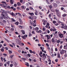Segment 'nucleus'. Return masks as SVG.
I'll list each match as a JSON object with an SVG mask.
<instances>
[{
    "label": "nucleus",
    "mask_w": 67,
    "mask_h": 67,
    "mask_svg": "<svg viewBox=\"0 0 67 67\" xmlns=\"http://www.w3.org/2000/svg\"><path fill=\"white\" fill-rule=\"evenodd\" d=\"M21 37L23 39H26L25 37H27V35H25L24 36H22Z\"/></svg>",
    "instance_id": "obj_1"
},
{
    "label": "nucleus",
    "mask_w": 67,
    "mask_h": 67,
    "mask_svg": "<svg viewBox=\"0 0 67 67\" xmlns=\"http://www.w3.org/2000/svg\"><path fill=\"white\" fill-rule=\"evenodd\" d=\"M1 11H3V12H4V13L5 14V15H8V13L7 12V11H6L5 10H4L3 9H1Z\"/></svg>",
    "instance_id": "obj_2"
},
{
    "label": "nucleus",
    "mask_w": 67,
    "mask_h": 67,
    "mask_svg": "<svg viewBox=\"0 0 67 67\" xmlns=\"http://www.w3.org/2000/svg\"><path fill=\"white\" fill-rule=\"evenodd\" d=\"M58 36L61 38H63V37H64V36H63V35L62 34H59Z\"/></svg>",
    "instance_id": "obj_3"
},
{
    "label": "nucleus",
    "mask_w": 67,
    "mask_h": 67,
    "mask_svg": "<svg viewBox=\"0 0 67 67\" xmlns=\"http://www.w3.org/2000/svg\"><path fill=\"white\" fill-rule=\"evenodd\" d=\"M64 51H65V53H66V51L64 50L63 49L60 52V54H61V55H62V54H64Z\"/></svg>",
    "instance_id": "obj_4"
},
{
    "label": "nucleus",
    "mask_w": 67,
    "mask_h": 67,
    "mask_svg": "<svg viewBox=\"0 0 67 67\" xmlns=\"http://www.w3.org/2000/svg\"><path fill=\"white\" fill-rule=\"evenodd\" d=\"M8 15H5V16L4 17V19L7 20V19H8L9 18Z\"/></svg>",
    "instance_id": "obj_5"
},
{
    "label": "nucleus",
    "mask_w": 67,
    "mask_h": 67,
    "mask_svg": "<svg viewBox=\"0 0 67 67\" xmlns=\"http://www.w3.org/2000/svg\"><path fill=\"white\" fill-rule=\"evenodd\" d=\"M42 21H43V24L44 25H45V23H47V21L46 20H42Z\"/></svg>",
    "instance_id": "obj_6"
},
{
    "label": "nucleus",
    "mask_w": 67,
    "mask_h": 67,
    "mask_svg": "<svg viewBox=\"0 0 67 67\" xmlns=\"http://www.w3.org/2000/svg\"><path fill=\"white\" fill-rule=\"evenodd\" d=\"M29 19H31V20H32L33 19H36V17H35L34 16H33V18H32V17L30 16L29 17Z\"/></svg>",
    "instance_id": "obj_7"
},
{
    "label": "nucleus",
    "mask_w": 67,
    "mask_h": 67,
    "mask_svg": "<svg viewBox=\"0 0 67 67\" xmlns=\"http://www.w3.org/2000/svg\"><path fill=\"white\" fill-rule=\"evenodd\" d=\"M11 30L10 31H8V30H7V31H8V32H9V33H11L12 32V31H13L14 30V29L13 28H11Z\"/></svg>",
    "instance_id": "obj_8"
},
{
    "label": "nucleus",
    "mask_w": 67,
    "mask_h": 67,
    "mask_svg": "<svg viewBox=\"0 0 67 67\" xmlns=\"http://www.w3.org/2000/svg\"><path fill=\"white\" fill-rule=\"evenodd\" d=\"M48 61L49 62V63H48V64L49 65H51V59L49 58V60H48Z\"/></svg>",
    "instance_id": "obj_9"
},
{
    "label": "nucleus",
    "mask_w": 67,
    "mask_h": 67,
    "mask_svg": "<svg viewBox=\"0 0 67 67\" xmlns=\"http://www.w3.org/2000/svg\"><path fill=\"white\" fill-rule=\"evenodd\" d=\"M2 3H4V4H5V5H6L7 6H8V4H6V2L4 1H2Z\"/></svg>",
    "instance_id": "obj_10"
},
{
    "label": "nucleus",
    "mask_w": 67,
    "mask_h": 67,
    "mask_svg": "<svg viewBox=\"0 0 67 67\" xmlns=\"http://www.w3.org/2000/svg\"><path fill=\"white\" fill-rule=\"evenodd\" d=\"M19 21H20V24H22V23H23V22L22 21V19H19Z\"/></svg>",
    "instance_id": "obj_11"
},
{
    "label": "nucleus",
    "mask_w": 67,
    "mask_h": 67,
    "mask_svg": "<svg viewBox=\"0 0 67 67\" xmlns=\"http://www.w3.org/2000/svg\"><path fill=\"white\" fill-rule=\"evenodd\" d=\"M58 58H60V54L59 53H57Z\"/></svg>",
    "instance_id": "obj_12"
},
{
    "label": "nucleus",
    "mask_w": 67,
    "mask_h": 67,
    "mask_svg": "<svg viewBox=\"0 0 67 67\" xmlns=\"http://www.w3.org/2000/svg\"><path fill=\"white\" fill-rule=\"evenodd\" d=\"M13 2H14V1L13 0H10V3L11 4H13Z\"/></svg>",
    "instance_id": "obj_13"
},
{
    "label": "nucleus",
    "mask_w": 67,
    "mask_h": 67,
    "mask_svg": "<svg viewBox=\"0 0 67 67\" xmlns=\"http://www.w3.org/2000/svg\"><path fill=\"white\" fill-rule=\"evenodd\" d=\"M53 5L54 7H57V4L55 3H54L53 4Z\"/></svg>",
    "instance_id": "obj_14"
},
{
    "label": "nucleus",
    "mask_w": 67,
    "mask_h": 67,
    "mask_svg": "<svg viewBox=\"0 0 67 67\" xmlns=\"http://www.w3.org/2000/svg\"><path fill=\"white\" fill-rule=\"evenodd\" d=\"M12 16H13V15H14V14L13 13V12H12V13H9Z\"/></svg>",
    "instance_id": "obj_15"
},
{
    "label": "nucleus",
    "mask_w": 67,
    "mask_h": 67,
    "mask_svg": "<svg viewBox=\"0 0 67 67\" xmlns=\"http://www.w3.org/2000/svg\"><path fill=\"white\" fill-rule=\"evenodd\" d=\"M64 49H67V47L66 45H65L64 46Z\"/></svg>",
    "instance_id": "obj_16"
},
{
    "label": "nucleus",
    "mask_w": 67,
    "mask_h": 67,
    "mask_svg": "<svg viewBox=\"0 0 67 67\" xmlns=\"http://www.w3.org/2000/svg\"><path fill=\"white\" fill-rule=\"evenodd\" d=\"M19 45H20V46H23L24 45V43H20L19 44Z\"/></svg>",
    "instance_id": "obj_17"
},
{
    "label": "nucleus",
    "mask_w": 67,
    "mask_h": 67,
    "mask_svg": "<svg viewBox=\"0 0 67 67\" xmlns=\"http://www.w3.org/2000/svg\"><path fill=\"white\" fill-rule=\"evenodd\" d=\"M52 42L53 43L55 42V40H54V38H53L52 39Z\"/></svg>",
    "instance_id": "obj_18"
},
{
    "label": "nucleus",
    "mask_w": 67,
    "mask_h": 67,
    "mask_svg": "<svg viewBox=\"0 0 67 67\" xmlns=\"http://www.w3.org/2000/svg\"><path fill=\"white\" fill-rule=\"evenodd\" d=\"M57 14L58 16L59 17L60 16L59 15H60V13H59H59H57Z\"/></svg>",
    "instance_id": "obj_19"
},
{
    "label": "nucleus",
    "mask_w": 67,
    "mask_h": 67,
    "mask_svg": "<svg viewBox=\"0 0 67 67\" xmlns=\"http://www.w3.org/2000/svg\"><path fill=\"white\" fill-rule=\"evenodd\" d=\"M29 64L28 63L26 62L25 65L27 66H28V67H29Z\"/></svg>",
    "instance_id": "obj_20"
},
{
    "label": "nucleus",
    "mask_w": 67,
    "mask_h": 67,
    "mask_svg": "<svg viewBox=\"0 0 67 67\" xmlns=\"http://www.w3.org/2000/svg\"><path fill=\"white\" fill-rule=\"evenodd\" d=\"M29 14L30 15H34V13H29Z\"/></svg>",
    "instance_id": "obj_21"
},
{
    "label": "nucleus",
    "mask_w": 67,
    "mask_h": 67,
    "mask_svg": "<svg viewBox=\"0 0 67 67\" xmlns=\"http://www.w3.org/2000/svg\"><path fill=\"white\" fill-rule=\"evenodd\" d=\"M17 4L18 5V6H20L21 5V3L20 2H18L17 3Z\"/></svg>",
    "instance_id": "obj_22"
},
{
    "label": "nucleus",
    "mask_w": 67,
    "mask_h": 67,
    "mask_svg": "<svg viewBox=\"0 0 67 67\" xmlns=\"http://www.w3.org/2000/svg\"><path fill=\"white\" fill-rule=\"evenodd\" d=\"M13 64L14 66H15V67H16V62H14L13 63Z\"/></svg>",
    "instance_id": "obj_23"
},
{
    "label": "nucleus",
    "mask_w": 67,
    "mask_h": 67,
    "mask_svg": "<svg viewBox=\"0 0 67 67\" xmlns=\"http://www.w3.org/2000/svg\"><path fill=\"white\" fill-rule=\"evenodd\" d=\"M43 57H46V55L44 53H43L42 54Z\"/></svg>",
    "instance_id": "obj_24"
},
{
    "label": "nucleus",
    "mask_w": 67,
    "mask_h": 67,
    "mask_svg": "<svg viewBox=\"0 0 67 67\" xmlns=\"http://www.w3.org/2000/svg\"><path fill=\"white\" fill-rule=\"evenodd\" d=\"M55 11H56V12H57V13H58L59 12V10H58L56 9L55 10Z\"/></svg>",
    "instance_id": "obj_25"
},
{
    "label": "nucleus",
    "mask_w": 67,
    "mask_h": 67,
    "mask_svg": "<svg viewBox=\"0 0 67 67\" xmlns=\"http://www.w3.org/2000/svg\"><path fill=\"white\" fill-rule=\"evenodd\" d=\"M19 22L17 21V22L15 23V24H16V25H18L19 24Z\"/></svg>",
    "instance_id": "obj_26"
},
{
    "label": "nucleus",
    "mask_w": 67,
    "mask_h": 67,
    "mask_svg": "<svg viewBox=\"0 0 67 67\" xmlns=\"http://www.w3.org/2000/svg\"><path fill=\"white\" fill-rule=\"evenodd\" d=\"M57 43H60V40H57Z\"/></svg>",
    "instance_id": "obj_27"
},
{
    "label": "nucleus",
    "mask_w": 67,
    "mask_h": 67,
    "mask_svg": "<svg viewBox=\"0 0 67 67\" xmlns=\"http://www.w3.org/2000/svg\"><path fill=\"white\" fill-rule=\"evenodd\" d=\"M14 56V55H11L10 56V57L12 59L13 58V57Z\"/></svg>",
    "instance_id": "obj_28"
},
{
    "label": "nucleus",
    "mask_w": 67,
    "mask_h": 67,
    "mask_svg": "<svg viewBox=\"0 0 67 67\" xmlns=\"http://www.w3.org/2000/svg\"><path fill=\"white\" fill-rule=\"evenodd\" d=\"M37 33H42V31L41 30H40L39 31H38Z\"/></svg>",
    "instance_id": "obj_29"
},
{
    "label": "nucleus",
    "mask_w": 67,
    "mask_h": 67,
    "mask_svg": "<svg viewBox=\"0 0 67 67\" xmlns=\"http://www.w3.org/2000/svg\"><path fill=\"white\" fill-rule=\"evenodd\" d=\"M21 59L23 60H24V61H25V59L24 58H21Z\"/></svg>",
    "instance_id": "obj_30"
},
{
    "label": "nucleus",
    "mask_w": 67,
    "mask_h": 67,
    "mask_svg": "<svg viewBox=\"0 0 67 67\" xmlns=\"http://www.w3.org/2000/svg\"><path fill=\"white\" fill-rule=\"evenodd\" d=\"M22 32L23 34H25V31L24 30L22 31Z\"/></svg>",
    "instance_id": "obj_31"
},
{
    "label": "nucleus",
    "mask_w": 67,
    "mask_h": 67,
    "mask_svg": "<svg viewBox=\"0 0 67 67\" xmlns=\"http://www.w3.org/2000/svg\"><path fill=\"white\" fill-rule=\"evenodd\" d=\"M20 43H21V41L20 40H18V44H20Z\"/></svg>",
    "instance_id": "obj_32"
},
{
    "label": "nucleus",
    "mask_w": 67,
    "mask_h": 67,
    "mask_svg": "<svg viewBox=\"0 0 67 67\" xmlns=\"http://www.w3.org/2000/svg\"><path fill=\"white\" fill-rule=\"evenodd\" d=\"M53 24H55V23H56L57 22H56V21H55L54 20L53 22Z\"/></svg>",
    "instance_id": "obj_33"
},
{
    "label": "nucleus",
    "mask_w": 67,
    "mask_h": 67,
    "mask_svg": "<svg viewBox=\"0 0 67 67\" xmlns=\"http://www.w3.org/2000/svg\"><path fill=\"white\" fill-rule=\"evenodd\" d=\"M1 51H2V52H4V49H3V48H2L1 49Z\"/></svg>",
    "instance_id": "obj_34"
},
{
    "label": "nucleus",
    "mask_w": 67,
    "mask_h": 67,
    "mask_svg": "<svg viewBox=\"0 0 67 67\" xmlns=\"http://www.w3.org/2000/svg\"><path fill=\"white\" fill-rule=\"evenodd\" d=\"M6 64H8V65H9V64H10V62L8 61L6 63Z\"/></svg>",
    "instance_id": "obj_35"
},
{
    "label": "nucleus",
    "mask_w": 67,
    "mask_h": 67,
    "mask_svg": "<svg viewBox=\"0 0 67 67\" xmlns=\"http://www.w3.org/2000/svg\"><path fill=\"white\" fill-rule=\"evenodd\" d=\"M35 14V15H37V11H36Z\"/></svg>",
    "instance_id": "obj_36"
},
{
    "label": "nucleus",
    "mask_w": 67,
    "mask_h": 67,
    "mask_svg": "<svg viewBox=\"0 0 67 67\" xmlns=\"http://www.w3.org/2000/svg\"><path fill=\"white\" fill-rule=\"evenodd\" d=\"M39 30V28L38 27H36L35 28V30Z\"/></svg>",
    "instance_id": "obj_37"
},
{
    "label": "nucleus",
    "mask_w": 67,
    "mask_h": 67,
    "mask_svg": "<svg viewBox=\"0 0 67 67\" xmlns=\"http://www.w3.org/2000/svg\"><path fill=\"white\" fill-rule=\"evenodd\" d=\"M32 35L30 33H29V36H31Z\"/></svg>",
    "instance_id": "obj_38"
},
{
    "label": "nucleus",
    "mask_w": 67,
    "mask_h": 67,
    "mask_svg": "<svg viewBox=\"0 0 67 67\" xmlns=\"http://www.w3.org/2000/svg\"><path fill=\"white\" fill-rule=\"evenodd\" d=\"M29 8L30 9H31V10H34V9H33V8L32 7H30Z\"/></svg>",
    "instance_id": "obj_39"
},
{
    "label": "nucleus",
    "mask_w": 67,
    "mask_h": 67,
    "mask_svg": "<svg viewBox=\"0 0 67 67\" xmlns=\"http://www.w3.org/2000/svg\"><path fill=\"white\" fill-rule=\"evenodd\" d=\"M66 14H64L62 15V16L63 17H65V16H66Z\"/></svg>",
    "instance_id": "obj_40"
},
{
    "label": "nucleus",
    "mask_w": 67,
    "mask_h": 67,
    "mask_svg": "<svg viewBox=\"0 0 67 67\" xmlns=\"http://www.w3.org/2000/svg\"><path fill=\"white\" fill-rule=\"evenodd\" d=\"M51 16H52V15H51V14H49V18H51Z\"/></svg>",
    "instance_id": "obj_41"
},
{
    "label": "nucleus",
    "mask_w": 67,
    "mask_h": 67,
    "mask_svg": "<svg viewBox=\"0 0 67 67\" xmlns=\"http://www.w3.org/2000/svg\"><path fill=\"white\" fill-rule=\"evenodd\" d=\"M11 20L13 21L14 22H15V20L13 18H12Z\"/></svg>",
    "instance_id": "obj_42"
},
{
    "label": "nucleus",
    "mask_w": 67,
    "mask_h": 67,
    "mask_svg": "<svg viewBox=\"0 0 67 67\" xmlns=\"http://www.w3.org/2000/svg\"><path fill=\"white\" fill-rule=\"evenodd\" d=\"M9 54H11V53H12V52L11 51L9 50Z\"/></svg>",
    "instance_id": "obj_43"
},
{
    "label": "nucleus",
    "mask_w": 67,
    "mask_h": 67,
    "mask_svg": "<svg viewBox=\"0 0 67 67\" xmlns=\"http://www.w3.org/2000/svg\"><path fill=\"white\" fill-rule=\"evenodd\" d=\"M42 58H43V60H44L45 59V58H46V57H43Z\"/></svg>",
    "instance_id": "obj_44"
},
{
    "label": "nucleus",
    "mask_w": 67,
    "mask_h": 67,
    "mask_svg": "<svg viewBox=\"0 0 67 67\" xmlns=\"http://www.w3.org/2000/svg\"><path fill=\"white\" fill-rule=\"evenodd\" d=\"M56 3H57V4H59V1H56Z\"/></svg>",
    "instance_id": "obj_45"
},
{
    "label": "nucleus",
    "mask_w": 67,
    "mask_h": 67,
    "mask_svg": "<svg viewBox=\"0 0 67 67\" xmlns=\"http://www.w3.org/2000/svg\"><path fill=\"white\" fill-rule=\"evenodd\" d=\"M33 25L34 27L36 26V25L35 24H33Z\"/></svg>",
    "instance_id": "obj_46"
},
{
    "label": "nucleus",
    "mask_w": 67,
    "mask_h": 67,
    "mask_svg": "<svg viewBox=\"0 0 67 67\" xmlns=\"http://www.w3.org/2000/svg\"><path fill=\"white\" fill-rule=\"evenodd\" d=\"M29 52L30 53H32L33 51L31 50H29Z\"/></svg>",
    "instance_id": "obj_47"
},
{
    "label": "nucleus",
    "mask_w": 67,
    "mask_h": 67,
    "mask_svg": "<svg viewBox=\"0 0 67 67\" xmlns=\"http://www.w3.org/2000/svg\"><path fill=\"white\" fill-rule=\"evenodd\" d=\"M24 5H23L21 6V7L22 8V9H24Z\"/></svg>",
    "instance_id": "obj_48"
},
{
    "label": "nucleus",
    "mask_w": 67,
    "mask_h": 67,
    "mask_svg": "<svg viewBox=\"0 0 67 67\" xmlns=\"http://www.w3.org/2000/svg\"><path fill=\"white\" fill-rule=\"evenodd\" d=\"M64 27V29L65 30H66V29H67V26H65Z\"/></svg>",
    "instance_id": "obj_49"
},
{
    "label": "nucleus",
    "mask_w": 67,
    "mask_h": 67,
    "mask_svg": "<svg viewBox=\"0 0 67 67\" xmlns=\"http://www.w3.org/2000/svg\"><path fill=\"white\" fill-rule=\"evenodd\" d=\"M17 14H18V13H16L15 14H14V15H13V16H16V15H17Z\"/></svg>",
    "instance_id": "obj_50"
},
{
    "label": "nucleus",
    "mask_w": 67,
    "mask_h": 67,
    "mask_svg": "<svg viewBox=\"0 0 67 67\" xmlns=\"http://www.w3.org/2000/svg\"><path fill=\"white\" fill-rule=\"evenodd\" d=\"M46 45L47 47H49V45L48 43H46Z\"/></svg>",
    "instance_id": "obj_51"
},
{
    "label": "nucleus",
    "mask_w": 67,
    "mask_h": 67,
    "mask_svg": "<svg viewBox=\"0 0 67 67\" xmlns=\"http://www.w3.org/2000/svg\"><path fill=\"white\" fill-rule=\"evenodd\" d=\"M7 8H8V9H10V6H7Z\"/></svg>",
    "instance_id": "obj_52"
},
{
    "label": "nucleus",
    "mask_w": 67,
    "mask_h": 67,
    "mask_svg": "<svg viewBox=\"0 0 67 67\" xmlns=\"http://www.w3.org/2000/svg\"><path fill=\"white\" fill-rule=\"evenodd\" d=\"M19 27L20 29H22V27H23L22 26H20Z\"/></svg>",
    "instance_id": "obj_53"
},
{
    "label": "nucleus",
    "mask_w": 67,
    "mask_h": 67,
    "mask_svg": "<svg viewBox=\"0 0 67 67\" xmlns=\"http://www.w3.org/2000/svg\"><path fill=\"white\" fill-rule=\"evenodd\" d=\"M47 37V39H49V38H50V36H48Z\"/></svg>",
    "instance_id": "obj_54"
},
{
    "label": "nucleus",
    "mask_w": 67,
    "mask_h": 67,
    "mask_svg": "<svg viewBox=\"0 0 67 67\" xmlns=\"http://www.w3.org/2000/svg\"><path fill=\"white\" fill-rule=\"evenodd\" d=\"M3 64L2 63H0V66H2Z\"/></svg>",
    "instance_id": "obj_55"
},
{
    "label": "nucleus",
    "mask_w": 67,
    "mask_h": 67,
    "mask_svg": "<svg viewBox=\"0 0 67 67\" xmlns=\"http://www.w3.org/2000/svg\"><path fill=\"white\" fill-rule=\"evenodd\" d=\"M43 54V53H42V52L41 51L40 52V53H39V54H40V55H41V54Z\"/></svg>",
    "instance_id": "obj_56"
},
{
    "label": "nucleus",
    "mask_w": 67,
    "mask_h": 67,
    "mask_svg": "<svg viewBox=\"0 0 67 67\" xmlns=\"http://www.w3.org/2000/svg\"><path fill=\"white\" fill-rule=\"evenodd\" d=\"M27 44H29V45H31V43H30V42H28L27 43Z\"/></svg>",
    "instance_id": "obj_57"
},
{
    "label": "nucleus",
    "mask_w": 67,
    "mask_h": 67,
    "mask_svg": "<svg viewBox=\"0 0 67 67\" xmlns=\"http://www.w3.org/2000/svg\"><path fill=\"white\" fill-rule=\"evenodd\" d=\"M3 55H4V56H7V55L6 54H5V53H3Z\"/></svg>",
    "instance_id": "obj_58"
},
{
    "label": "nucleus",
    "mask_w": 67,
    "mask_h": 67,
    "mask_svg": "<svg viewBox=\"0 0 67 67\" xmlns=\"http://www.w3.org/2000/svg\"><path fill=\"white\" fill-rule=\"evenodd\" d=\"M47 26H49V23H47Z\"/></svg>",
    "instance_id": "obj_59"
},
{
    "label": "nucleus",
    "mask_w": 67,
    "mask_h": 67,
    "mask_svg": "<svg viewBox=\"0 0 67 67\" xmlns=\"http://www.w3.org/2000/svg\"><path fill=\"white\" fill-rule=\"evenodd\" d=\"M0 19H3V17L2 16H1L0 17Z\"/></svg>",
    "instance_id": "obj_60"
},
{
    "label": "nucleus",
    "mask_w": 67,
    "mask_h": 67,
    "mask_svg": "<svg viewBox=\"0 0 67 67\" xmlns=\"http://www.w3.org/2000/svg\"><path fill=\"white\" fill-rule=\"evenodd\" d=\"M67 54H65L64 55V57H67Z\"/></svg>",
    "instance_id": "obj_61"
},
{
    "label": "nucleus",
    "mask_w": 67,
    "mask_h": 67,
    "mask_svg": "<svg viewBox=\"0 0 67 67\" xmlns=\"http://www.w3.org/2000/svg\"><path fill=\"white\" fill-rule=\"evenodd\" d=\"M32 34H35V32H34V31H32Z\"/></svg>",
    "instance_id": "obj_62"
},
{
    "label": "nucleus",
    "mask_w": 67,
    "mask_h": 67,
    "mask_svg": "<svg viewBox=\"0 0 67 67\" xmlns=\"http://www.w3.org/2000/svg\"><path fill=\"white\" fill-rule=\"evenodd\" d=\"M55 61L56 62H58V59H56L55 60Z\"/></svg>",
    "instance_id": "obj_63"
},
{
    "label": "nucleus",
    "mask_w": 67,
    "mask_h": 67,
    "mask_svg": "<svg viewBox=\"0 0 67 67\" xmlns=\"http://www.w3.org/2000/svg\"><path fill=\"white\" fill-rule=\"evenodd\" d=\"M13 64H11L10 65V67H12V66H13Z\"/></svg>",
    "instance_id": "obj_64"
}]
</instances>
